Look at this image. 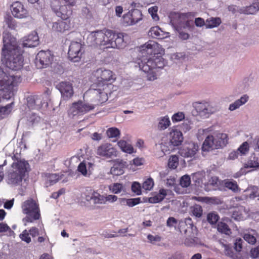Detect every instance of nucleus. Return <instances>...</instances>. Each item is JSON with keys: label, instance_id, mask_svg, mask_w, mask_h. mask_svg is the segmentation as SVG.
Listing matches in <instances>:
<instances>
[{"label": "nucleus", "instance_id": "nucleus-25", "mask_svg": "<svg viewBox=\"0 0 259 259\" xmlns=\"http://www.w3.org/2000/svg\"><path fill=\"white\" fill-rule=\"evenodd\" d=\"M170 143L174 146L181 145L184 138L181 132L177 130H172L168 134Z\"/></svg>", "mask_w": 259, "mask_h": 259}, {"label": "nucleus", "instance_id": "nucleus-31", "mask_svg": "<svg viewBox=\"0 0 259 259\" xmlns=\"http://www.w3.org/2000/svg\"><path fill=\"white\" fill-rule=\"evenodd\" d=\"M227 135L224 133H218L214 136L217 148H222L228 143Z\"/></svg>", "mask_w": 259, "mask_h": 259}, {"label": "nucleus", "instance_id": "nucleus-3", "mask_svg": "<svg viewBox=\"0 0 259 259\" xmlns=\"http://www.w3.org/2000/svg\"><path fill=\"white\" fill-rule=\"evenodd\" d=\"M116 90V87L112 83L108 84H101L99 83H94L92 85V89L90 92L93 96L92 105L98 106L106 102L108 97L111 95L113 91Z\"/></svg>", "mask_w": 259, "mask_h": 259}, {"label": "nucleus", "instance_id": "nucleus-48", "mask_svg": "<svg viewBox=\"0 0 259 259\" xmlns=\"http://www.w3.org/2000/svg\"><path fill=\"white\" fill-rule=\"evenodd\" d=\"M179 222L174 217H169L166 221V226L169 228H174L175 230L177 229L178 227Z\"/></svg>", "mask_w": 259, "mask_h": 259}, {"label": "nucleus", "instance_id": "nucleus-50", "mask_svg": "<svg viewBox=\"0 0 259 259\" xmlns=\"http://www.w3.org/2000/svg\"><path fill=\"white\" fill-rule=\"evenodd\" d=\"M193 214L197 218H200L202 215L203 209L199 205H195L192 210Z\"/></svg>", "mask_w": 259, "mask_h": 259}, {"label": "nucleus", "instance_id": "nucleus-41", "mask_svg": "<svg viewBox=\"0 0 259 259\" xmlns=\"http://www.w3.org/2000/svg\"><path fill=\"white\" fill-rule=\"evenodd\" d=\"M13 104L14 102H12L5 106L0 107V119L4 118V115H8L11 112Z\"/></svg>", "mask_w": 259, "mask_h": 259}, {"label": "nucleus", "instance_id": "nucleus-12", "mask_svg": "<svg viewBox=\"0 0 259 259\" xmlns=\"http://www.w3.org/2000/svg\"><path fill=\"white\" fill-rule=\"evenodd\" d=\"M60 6L57 12L58 17L63 20H67L72 13V7L75 5L74 0H59Z\"/></svg>", "mask_w": 259, "mask_h": 259}, {"label": "nucleus", "instance_id": "nucleus-11", "mask_svg": "<svg viewBox=\"0 0 259 259\" xmlns=\"http://www.w3.org/2000/svg\"><path fill=\"white\" fill-rule=\"evenodd\" d=\"M84 52V45L83 44L77 41H72L69 48L68 58L73 62H78L80 60Z\"/></svg>", "mask_w": 259, "mask_h": 259}, {"label": "nucleus", "instance_id": "nucleus-4", "mask_svg": "<svg viewBox=\"0 0 259 259\" xmlns=\"http://www.w3.org/2000/svg\"><path fill=\"white\" fill-rule=\"evenodd\" d=\"M21 81L20 76L5 75L0 80V103L3 100H8L14 95L15 88Z\"/></svg>", "mask_w": 259, "mask_h": 259}, {"label": "nucleus", "instance_id": "nucleus-45", "mask_svg": "<svg viewBox=\"0 0 259 259\" xmlns=\"http://www.w3.org/2000/svg\"><path fill=\"white\" fill-rule=\"evenodd\" d=\"M125 202L127 205L130 207H133L141 202V199L140 198H122L121 199V202Z\"/></svg>", "mask_w": 259, "mask_h": 259}, {"label": "nucleus", "instance_id": "nucleus-27", "mask_svg": "<svg viewBox=\"0 0 259 259\" xmlns=\"http://www.w3.org/2000/svg\"><path fill=\"white\" fill-rule=\"evenodd\" d=\"M126 166V162L122 160H117L110 169V173L114 176H120L124 173V169Z\"/></svg>", "mask_w": 259, "mask_h": 259}, {"label": "nucleus", "instance_id": "nucleus-18", "mask_svg": "<svg viewBox=\"0 0 259 259\" xmlns=\"http://www.w3.org/2000/svg\"><path fill=\"white\" fill-rule=\"evenodd\" d=\"M96 154L106 158L116 156L117 150L110 143H103L98 147Z\"/></svg>", "mask_w": 259, "mask_h": 259}, {"label": "nucleus", "instance_id": "nucleus-21", "mask_svg": "<svg viewBox=\"0 0 259 259\" xmlns=\"http://www.w3.org/2000/svg\"><path fill=\"white\" fill-rule=\"evenodd\" d=\"M93 41L95 44L104 48H108L109 38L107 36V30L103 32L102 30H98L92 32Z\"/></svg>", "mask_w": 259, "mask_h": 259}, {"label": "nucleus", "instance_id": "nucleus-14", "mask_svg": "<svg viewBox=\"0 0 259 259\" xmlns=\"http://www.w3.org/2000/svg\"><path fill=\"white\" fill-rule=\"evenodd\" d=\"M54 55L50 50L39 51L35 58V64L38 68H46L52 63Z\"/></svg>", "mask_w": 259, "mask_h": 259}, {"label": "nucleus", "instance_id": "nucleus-55", "mask_svg": "<svg viewBox=\"0 0 259 259\" xmlns=\"http://www.w3.org/2000/svg\"><path fill=\"white\" fill-rule=\"evenodd\" d=\"M243 238L246 241L251 244H254L256 241L255 237L250 234H245Z\"/></svg>", "mask_w": 259, "mask_h": 259}, {"label": "nucleus", "instance_id": "nucleus-23", "mask_svg": "<svg viewBox=\"0 0 259 259\" xmlns=\"http://www.w3.org/2000/svg\"><path fill=\"white\" fill-rule=\"evenodd\" d=\"M38 44V36L36 32L33 31L27 36L23 37L22 46L23 47L32 48L36 47Z\"/></svg>", "mask_w": 259, "mask_h": 259}, {"label": "nucleus", "instance_id": "nucleus-29", "mask_svg": "<svg viewBox=\"0 0 259 259\" xmlns=\"http://www.w3.org/2000/svg\"><path fill=\"white\" fill-rule=\"evenodd\" d=\"M70 28L69 21L58 20L53 23L52 30L56 32H64Z\"/></svg>", "mask_w": 259, "mask_h": 259}, {"label": "nucleus", "instance_id": "nucleus-16", "mask_svg": "<svg viewBox=\"0 0 259 259\" xmlns=\"http://www.w3.org/2000/svg\"><path fill=\"white\" fill-rule=\"evenodd\" d=\"M197 144L193 142H185L179 149V154L185 158H192L195 156L198 151Z\"/></svg>", "mask_w": 259, "mask_h": 259}, {"label": "nucleus", "instance_id": "nucleus-54", "mask_svg": "<svg viewBox=\"0 0 259 259\" xmlns=\"http://www.w3.org/2000/svg\"><path fill=\"white\" fill-rule=\"evenodd\" d=\"M20 238L22 240L26 243H28L31 242V238L29 237V233L26 230H24L22 233L20 234Z\"/></svg>", "mask_w": 259, "mask_h": 259}, {"label": "nucleus", "instance_id": "nucleus-8", "mask_svg": "<svg viewBox=\"0 0 259 259\" xmlns=\"http://www.w3.org/2000/svg\"><path fill=\"white\" fill-rule=\"evenodd\" d=\"M192 16L191 13H179L177 12H171L169 16L170 22L172 26L177 30L189 28L190 23L192 22L189 20V18Z\"/></svg>", "mask_w": 259, "mask_h": 259}, {"label": "nucleus", "instance_id": "nucleus-7", "mask_svg": "<svg viewBox=\"0 0 259 259\" xmlns=\"http://www.w3.org/2000/svg\"><path fill=\"white\" fill-rule=\"evenodd\" d=\"M23 212L27 215L24 220L27 223H32L40 218L38 204L32 198L28 199L22 205Z\"/></svg>", "mask_w": 259, "mask_h": 259}, {"label": "nucleus", "instance_id": "nucleus-63", "mask_svg": "<svg viewBox=\"0 0 259 259\" xmlns=\"http://www.w3.org/2000/svg\"><path fill=\"white\" fill-rule=\"evenodd\" d=\"M144 162V159L143 158L136 157L133 160V164L136 166L143 165Z\"/></svg>", "mask_w": 259, "mask_h": 259}, {"label": "nucleus", "instance_id": "nucleus-6", "mask_svg": "<svg viewBox=\"0 0 259 259\" xmlns=\"http://www.w3.org/2000/svg\"><path fill=\"white\" fill-rule=\"evenodd\" d=\"M81 198L88 202L93 201L95 205L104 204L107 201L113 202L117 200V197L114 195H108L106 196L101 195L97 191L91 188L88 187L81 194Z\"/></svg>", "mask_w": 259, "mask_h": 259}, {"label": "nucleus", "instance_id": "nucleus-33", "mask_svg": "<svg viewBox=\"0 0 259 259\" xmlns=\"http://www.w3.org/2000/svg\"><path fill=\"white\" fill-rule=\"evenodd\" d=\"M248 97L245 95L242 96L239 99L236 100L233 103L230 105L229 110L231 111L235 110L238 108L240 106L245 104L248 100Z\"/></svg>", "mask_w": 259, "mask_h": 259}, {"label": "nucleus", "instance_id": "nucleus-19", "mask_svg": "<svg viewBox=\"0 0 259 259\" xmlns=\"http://www.w3.org/2000/svg\"><path fill=\"white\" fill-rule=\"evenodd\" d=\"M142 19V14L138 9H132L123 16V22L126 25H133Z\"/></svg>", "mask_w": 259, "mask_h": 259}, {"label": "nucleus", "instance_id": "nucleus-53", "mask_svg": "<svg viewBox=\"0 0 259 259\" xmlns=\"http://www.w3.org/2000/svg\"><path fill=\"white\" fill-rule=\"evenodd\" d=\"M132 190L137 195H140L141 194V187L140 184L136 182H134L132 185Z\"/></svg>", "mask_w": 259, "mask_h": 259}, {"label": "nucleus", "instance_id": "nucleus-34", "mask_svg": "<svg viewBox=\"0 0 259 259\" xmlns=\"http://www.w3.org/2000/svg\"><path fill=\"white\" fill-rule=\"evenodd\" d=\"M224 186L226 188L231 190L234 193L239 192L240 191V189L239 188L237 182L235 181H230L229 180H225L224 181Z\"/></svg>", "mask_w": 259, "mask_h": 259}, {"label": "nucleus", "instance_id": "nucleus-24", "mask_svg": "<svg viewBox=\"0 0 259 259\" xmlns=\"http://www.w3.org/2000/svg\"><path fill=\"white\" fill-rule=\"evenodd\" d=\"M27 106L30 109H39L42 105V98L41 96L31 95L27 98Z\"/></svg>", "mask_w": 259, "mask_h": 259}, {"label": "nucleus", "instance_id": "nucleus-60", "mask_svg": "<svg viewBox=\"0 0 259 259\" xmlns=\"http://www.w3.org/2000/svg\"><path fill=\"white\" fill-rule=\"evenodd\" d=\"M78 170L84 176L87 174V166L85 163L83 161L80 163L78 166Z\"/></svg>", "mask_w": 259, "mask_h": 259}, {"label": "nucleus", "instance_id": "nucleus-43", "mask_svg": "<svg viewBox=\"0 0 259 259\" xmlns=\"http://www.w3.org/2000/svg\"><path fill=\"white\" fill-rule=\"evenodd\" d=\"M162 31L158 26H154L150 29L148 32L149 36L153 38L159 39L160 37V32Z\"/></svg>", "mask_w": 259, "mask_h": 259}, {"label": "nucleus", "instance_id": "nucleus-30", "mask_svg": "<svg viewBox=\"0 0 259 259\" xmlns=\"http://www.w3.org/2000/svg\"><path fill=\"white\" fill-rule=\"evenodd\" d=\"M214 149H218L214 136H208L203 143L202 150L203 151L208 152Z\"/></svg>", "mask_w": 259, "mask_h": 259}, {"label": "nucleus", "instance_id": "nucleus-47", "mask_svg": "<svg viewBox=\"0 0 259 259\" xmlns=\"http://www.w3.org/2000/svg\"><path fill=\"white\" fill-rule=\"evenodd\" d=\"M5 22L8 27L12 30H15L17 27V23L11 16H8L5 18Z\"/></svg>", "mask_w": 259, "mask_h": 259}, {"label": "nucleus", "instance_id": "nucleus-32", "mask_svg": "<svg viewBox=\"0 0 259 259\" xmlns=\"http://www.w3.org/2000/svg\"><path fill=\"white\" fill-rule=\"evenodd\" d=\"M117 145L121 150L125 153L132 154L134 152L133 147L124 140H120L118 142Z\"/></svg>", "mask_w": 259, "mask_h": 259}, {"label": "nucleus", "instance_id": "nucleus-40", "mask_svg": "<svg viewBox=\"0 0 259 259\" xmlns=\"http://www.w3.org/2000/svg\"><path fill=\"white\" fill-rule=\"evenodd\" d=\"M179 165L178 156L174 155L170 156L167 163V165L169 168L175 169Z\"/></svg>", "mask_w": 259, "mask_h": 259}, {"label": "nucleus", "instance_id": "nucleus-13", "mask_svg": "<svg viewBox=\"0 0 259 259\" xmlns=\"http://www.w3.org/2000/svg\"><path fill=\"white\" fill-rule=\"evenodd\" d=\"M107 36L109 38L108 47L120 49L125 46L124 40V33H116L111 30H107Z\"/></svg>", "mask_w": 259, "mask_h": 259}, {"label": "nucleus", "instance_id": "nucleus-20", "mask_svg": "<svg viewBox=\"0 0 259 259\" xmlns=\"http://www.w3.org/2000/svg\"><path fill=\"white\" fill-rule=\"evenodd\" d=\"M56 88L60 92L64 100H68L74 94L73 86L70 82L61 81L57 85Z\"/></svg>", "mask_w": 259, "mask_h": 259}, {"label": "nucleus", "instance_id": "nucleus-36", "mask_svg": "<svg viewBox=\"0 0 259 259\" xmlns=\"http://www.w3.org/2000/svg\"><path fill=\"white\" fill-rule=\"evenodd\" d=\"M220 185V181L217 177H211L208 182L207 187H211V188H209L210 190H217L220 189L219 186Z\"/></svg>", "mask_w": 259, "mask_h": 259}, {"label": "nucleus", "instance_id": "nucleus-39", "mask_svg": "<svg viewBox=\"0 0 259 259\" xmlns=\"http://www.w3.org/2000/svg\"><path fill=\"white\" fill-rule=\"evenodd\" d=\"M106 135L109 138H116L120 136V131L117 127H110L106 131Z\"/></svg>", "mask_w": 259, "mask_h": 259}, {"label": "nucleus", "instance_id": "nucleus-35", "mask_svg": "<svg viewBox=\"0 0 259 259\" xmlns=\"http://www.w3.org/2000/svg\"><path fill=\"white\" fill-rule=\"evenodd\" d=\"M221 23V20L220 18H210L206 20L205 26L206 28H211L218 26Z\"/></svg>", "mask_w": 259, "mask_h": 259}, {"label": "nucleus", "instance_id": "nucleus-56", "mask_svg": "<svg viewBox=\"0 0 259 259\" xmlns=\"http://www.w3.org/2000/svg\"><path fill=\"white\" fill-rule=\"evenodd\" d=\"M147 238L151 243L155 244L157 242L161 241V237L158 235L153 236L151 234H148Z\"/></svg>", "mask_w": 259, "mask_h": 259}, {"label": "nucleus", "instance_id": "nucleus-64", "mask_svg": "<svg viewBox=\"0 0 259 259\" xmlns=\"http://www.w3.org/2000/svg\"><path fill=\"white\" fill-rule=\"evenodd\" d=\"M192 180L196 183L198 184L202 181L201 179V174L199 172H196L192 175Z\"/></svg>", "mask_w": 259, "mask_h": 259}, {"label": "nucleus", "instance_id": "nucleus-51", "mask_svg": "<svg viewBox=\"0 0 259 259\" xmlns=\"http://www.w3.org/2000/svg\"><path fill=\"white\" fill-rule=\"evenodd\" d=\"M154 186V182L151 178L147 179L143 183L142 187L145 190H150Z\"/></svg>", "mask_w": 259, "mask_h": 259}, {"label": "nucleus", "instance_id": "nucleus-15", "mask_svg": "<svg viewBox=\"0 0 259 259\" xmlns=\"http://www.w3.org/2000/svg\"><path fill=\"white\" fill-rule=\"evenodd\" d=\"M93 74L97 78V82L95 83H101V84H108L110 83L108 82L115 80L113 72L110 70L98 69L94 72Z\"/></svg>", "mask_w": 259, "mask_h": 259}, {"label": "nucleus", "instance_id": "nucleus-26", "mask_svg": "<svg viewBox=\"0 0 259 259\" xmlns=\"http://www.w3.org/2000/svg\"><path fill=\"white\" fill-rule=\"evenodd\" d=\"M63 175L58 174L44 173L42 177L45 181V185L47 187L51 186L57 183L62 178Z\"/></svg>", "mask_w": 259, "mask_h": 259}, {"label": "nucleus", "instance_id": "nucleus-10", "mask_svg": "<svg viewBox=\"0 0 259 259\" xmlns=\"http://www.w3.org/2000/svg\"><path fill=\"white\" fill-rule=\"evenodd\" d=\"M196 109L201 116L207 118L218 111L220 108L213 103L203 102L198 103Z\"/></svg>", "mask_w": 259, "mask_h": 259}, {"label": "nucleus", "instance_id": "nucleus-5", "mask_svg": "<svg viewBox=\"0 0 259 259\" xmlns=\"http://www.w3.org/2000/svg\"><path fill=\"white\" fill-rule=\"evenodd\" d=\"M29 163L24 160H18L12 164L13 170L8 175V183L14 186L20 185L27 174Z\"/></svg>", "mask_w": 259, "mask_h": 259}, {"label": "nucleus", "instance_id": "nucleus-17", "mask_svg": "<svg viewBox=\"0 0 259 259\" xmlns=\"http://www.w3.org/2000/svg\"><path fill=\"white\" fill-rule=\"evenodd\" d=\"M193 228L194 225L190 218H186L185 221H179L178 230L181 234L185 235L186 237L190 238L194 237L192 232Z\"/></svg>", "mask_w": 259, "mask_h": 259}, {"label": "nucleus", "instance_id": "nucleus-49", "mask_svg": "<svg viewBox=\"0 0 259 259\" xmlns=\"http://www.w3.org/2000/svg\"><path fill=\"white\" fill-rule=\"evenodd\" d=\"M180 184L183 187H188L191 184V178L188 175H184L181 177Z\"/></svg>", "mask_w": 259, "mask_h": 259}, {"label": "nucleus", "instance_id": "nucleus-28", "mask_svg": "<svg viewBox=\"0 0 259 259\" xmlns=\"http://www.w3.org/2000/svg\"><path fill=\"white\" fill-rule=\"evenodd\" d=\"M259 11V2H254L249 6L244 7L239 10L241 14L246 15H255Z\"/></svg>", "mask_w": 259, "mask_h": 259}, {"label": "nucleus", "instance_id": "nucleus-62", "mask_svg": "<svg viewBox=\"0 0 259 259\" xmlns=\"http://www.w3.org/2000/svg\"><path fill=\"white\" fill-rule=\"evenodd\" d=\"M250 256L253 258L259 256V245L250 250Z\"/></svg>", "mask_w": 259, "mask_h": 259}, {"label": "nucleus", "instance_id": "nucleus-44", "mask_svg": "<svg viewBox=\"0 0 259 259\" xmlns=\"http://www.w3.org/2000/svg\"><path fill=\"white\" fill-rule=\"evenodd\" d=\"M219 232L229 235L231 232L229 226L225 223L222 222H219L217 227Z\"/></svg>", "mask_w": 259, "mask_h": 259}, {"label": "nucleus", "instance_id": "nucleus-2", "mask_svg": "<svg viewBox=\"0 0 259 259\" xmlns=\"http://www.w3.org/2000/svg\"><path fill=\"white\" fill-rule=\"evenodd\" d=\"M159 44L153 40H149L140 47V54L139 55L140 58L137 59V63L141 70L147 73V78L150 80L156 79V74L154 70L160 68V66L158 58H151L148 56L157 54Z\"/></svg>", "mask_w": 259, "mask_h": 259}, {"label": "nucleus", "instance_id": "nucleus-1", "mask_svg": "<svg viewBox=\"0 0 259 259\" xmlns=\"http://www.w3.org/2000/svg\"><path fill=\"white\" fill-rule=\"evenodd\" d=\"M3 37L2 61L11 70H20L23 66L24 51L17 45L16 38L9 32L5 31Z\"/></svg>", "mask_w": 259, "mask_h": 259}, {"label": "nucleus", "instance_id": "nucleus-57", "mask_svg": "<svg viewBox=\"0 0 259 259\" xmlns=\"http://www.w3.org/2000/svg\"><path fill=\"white\" fill-rule=\"evenodd\" d=\"M249 150V145L247 142H244L238 149V151L240 152L241 154H245Z\"/></svg>", "mask_w": 259, "mask_h": 259}, {"label": "nucleus", "instance_id": "nucleus-42", "mask_svg": "<svg viewBox=\"0 0 259 259\" xmlns=\"http://www.w3.org/2000/svg\"><path fill=\"white\" fill-rule=\"evenodd\" d=\"M245 168H257L259 167L258 158L255 156H251L250 160L244 165Z\"/></svg>", "mask_w": 259, "mask_h": 259}, {"label": "nucleus", "instance_id": "nucleus-59", "mask_svg": "<svg viewBox=\"0 0 259 259\" xmlns=\"http://www.w3.org/2000/svg\"><path fill=\"white\" fill-rule=\"evenodd\" d=\"M184 118L185 115L183 112H178L172 116V120L173 122H178L181 121Z\"/></svg>", "mask_w": 259, "mask_h": 259}, {"label": "nucleus", "instance_id": "nucleus-52", "mask_svg": "<svg viewBox=\"0 0 259 259\" xmlns=\"http://www.w3.org/2000/svg\"><path fill=\"white\" fill-rule=\"evenodd\" d=\"M158 8L156 6L150 7L148 9V12L151 15L152 19L155 21L159 20V17L157 15Z\"/></svg>", "mask_w": 259, "mask_h": 259}, {"label": "nucleus", "instance_id": "nucleus-46", "mask_svg": "<svg viewBox=\"0 0 259 259\" xmlns=\"http://www.w3.org/2000/svg\"><path fill=\"white\" fill-rule=\"evenodd\" d=\"M123 188V186L122 184L115 183L111 185L109 187L110 191L114 194H118L120 193Z\"/></svg>", "mask_w": 259, "mask_h": 259}, {"label": "nucleus", "instance_id": "nucleus-37", "mask_svg": "<svg viewBox=\"0 0 259 259\" xmlns=\"http://www.w3.org/2000/svg\"><path fill=\"white\" fill-rule=\"evenodd\" d=\"M248 192V196L250 199L259 196V188L256 186H250L245 191Z\"/></svg>", "mask_w": 259, "mask_h": 259}, {"label": "nucleus", "instance_id": "nucleus-9", "mask_svg": "<svg viewBox=\"0 0 259 259\" xmlns=\"http://www.w3.org/2000/svg\"><path fill=\"white\" fill-rule=\"evenodd\" d=\"M95 108L94 105L85 103L81 100L73 103L68 110L69 117L74 118L82 116Z\"/></svg>", "mask_w": 259, "mask_h": 259}, {"label": "nucleus", "instance_id": "nucleus-61", "mask_svg": "<svg viewBox=\"0 0 259 259\" xmlns=\"http://www.w3.org/2000/svg\"><path fill=\"white\" fill-rule=\"evenodd\" d=\"M176 184V180L174 177H170L169 178L166 179L165 183L166 186L168 188L175 187Z\"/></svg>", "mask_w": 259, "mask_h": 259}, {"label": "nucleus", "instance_id": "nucleus-58", "mask_svg": "<svg viewBox=\"0 0 259 259\" xmlns=\"http://www.w3.org/2000/svg\"><path fill=\"white\" fill-rule=\"evenodd\" d=\"M244 242L243 240L241 238H237L236 239L234 243V249L237 251H240L242 248V243Z\"/></svg>", "mask_w": 259, "mask_h": 259}, {"label": "nucleus", "instance_id": "nucleus-38", "mask_svg": "<svg viewBox=\"0 0 259 259\" xmlns=\"http://www.w3.org/2000/svg\"><path fill=\"white\" fill-rule=\"evenodd\" d=\"M219 219L218 214L214 211L209 212L207 215V221L211 225H215Z\"/></svg>", "mask_w": 259, "mask_h": 259}, {"label": "nucleus", "instance_id": "nucleus-22", "mask_svg": "<svg viewBox=\"0 0 259 259\" xmlns=\"http://www.w3.org/2000/svg\"><path fill=\"white\" fill-rule=\"evenodd\" d=\"M11 11L13 16L18 18H26L28 15V11L20 2H15L11 5Z\"/></svg>", "mask_w": 259, "mask_h": 259}]
</instances>
